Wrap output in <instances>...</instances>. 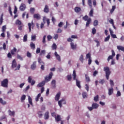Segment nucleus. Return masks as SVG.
<instances>
[{
	"mask_svg": "<svg viewBox=\"0 0 124 124\" xmlns=\"http://www.w3.org/2000/svg\"><path fill=\"white\" fill-rule=\"evenodd\" d=\"M104 71L106 72V78L107 80H109V77L110 74H111V72L110 71V68L108 67H104Z\"/></svg>",
	"mask_w": 124,
	"mask_h": 124,
	"instance_id": "1",
	"label": "nucleus"
},
{
	"mask_svg": "<svg viewBox=\"0 0 124 124\" xmlns=\"http://www.w3.org/2000/svg\"><path fill=\"white\" fill-rule=\"evenodd\" d=\"M1 86L3 88H8V79L5 78L1 82Z\"/></svg>",
	"mask_w": 124,
	"mask_h": 124,
	"instance_id": "2",
	"label": "nucleus"
},
{
	"mask_svg": "<svg viewBox=\"0 0 124 124\" xmlns=\"http://www.w3.org/2000/svg\"><path fill=\"white\" fill-rule=\"evenodd\" d=\"M52 77H53V72H50L48 76H46L45 78V82H49L50 81L51 79H52Z\"/></svg>",
	"mask_w": 124,
	"mask_h": 124,
	"instance_id": "3",
	"label": "nucleus"
},
{
	"mask_svg": "<svg viewBox=\"0 0 124 124\" xmlns=\"http://www.w3.org/2000/svg\"><path fill=\"white\" fill-rule=\"evenodd\" d=\"M62 104H66V101H65V98H62L61 100L58 101V105L60 106V108H62Z\"/></svg>",
	"mask_w": 124,
	"mask_h": 124,
	"instance_id": "4",
	"label": "nucleus"
},
{
	"mask_svg": "<svg viewBox=\"0 0 124 124\" xmlns=\"http://www.w3.org/2000/svg\"><path fill=\"white\" fill-rule=\"evenodd\" d=\"M77 38H78V37L77 35H72L71 36V38H69L67 39V41H68V42H72V41H73V40H72V39H77Z\"/></svg>",
	"mask_w": 124,
	"mask_h": 124,
	"instance_id": "5",
	"label": "nucleus"
},
{
	"mask_svg": "<svg viewBox=\"0 0 124 124\" xmlns=\"http://www.w3.org/2000/svg\"><path fill=\"white\" fill-rule=\"evenodd\" d=\"M112 55H110L108 58V62H109L110 60H113L114 57L115 56V51L114 50H111Z\"/></svg>",
	"mask_w": 124,
	"mask_h": 124,
	"instance_id": "6",
	"label": "nucleus"
},
{
	"mask_svg": "<svg viewBox=\"0 0 124 124\" xmlns=\"http://www.w3.org/2000/svg\"><path fill=\"white\" fill-rule=\"evenodd\" d=\"M26 8H27V7L26 6V4L24 3H21L20 7L19 9L20 11H25L26 10Z\"/></svg>",
	"mask_w": 124,
	"mask_h": 124,
	"instance_id": "7",
	"label": "nucleus"
},
{
	"mask_svg": "<svg viewBox=\"0 0 124 124\" xmlns=\"http://www.w3.org/2000/svg\"><path fill=\"white\" fill-rule=\"evenodd\" d=\"M70 46H71V49H72V50H75V49H77V44H75L74 43L72 42H70Z\"/></svg>",
	"mask_w": 124,
	"mask_h": 124,
	"instance_id": "8",
	"label": "nucleus"
},
{
	"mask_svg": "<svg viewBox=\"0 0 124 124\" xmlns=\"http://www.w3.org/2000/svg\"><path fill=\"white\" fill-rule=\"evenodd\" d=\"M16 52L18 53L19 50H17V48L16 47H14L13 49L11 50V54H12V56L15 55L16 54Z\"/></svg>",
	"mask_w": 124,
	"mask_h": 124,
	"instance_id": "9",
	"label": "nucleus"
},
{
	"mask_svg": "<svg viewBox=\"0 0 124 124\" xmlns=\"http://www.w3.org/2000/svg\"><path fill=\"white\" fill-rule=\"evenodd\" d=\"M45 83H46V82L45 80H44L40 82L39 84H38L37 87L38 88H41V87H43V86L45 85Z\"/></svg>",
	"mask_w": 124,
	"mask_h": 124,
	"instance_id": "10",
	"label": "nucleus"
},
{
	"mask_svg": "<svg viewBox=\"0 0 124 124\" xmlns=\"http://www.w3.org/2000/svg\"><path fill=\"white\" fill-rule=\"evenodd\" d=\"M31 68L32 70H34V69L36 68V61L33 62L32 64L31 65Z\"/></svg>",
	"mask_w": 124,
	"mask_h": 124,
	"instance_id": "11",
	"label": "nucleus"
},
{
	"mask_svg": "<svg viewBox=\"0 0 124 124\" xmlns=\"http://www.w3.org/2000/svg\"><path fill=\"white\" fill-rule=\"evenodd\" d=\"M49 6L47 5H46L44 9V12H45V13H49Z\"/></svg>",
	"mask_w": 124,
	"mask_h": 124,
	"instance_id": "12",
	"label": "nucleus"
},
{
	"mask_svg": "<svg viewBox=\"0 0 124 124\" xmlns=\"http://www.w3.org/2000/svg\"><path fill=\"white\" fill-rule=\"evenodd\" d=\"M17 66V62H16V60L14 59L12 61V68H15Z\"/></svg>",
	"mask_w": 124,
	"mask_h": 124,
	"instance_id": "13",
	"label": "nucleus"
},
{
	"mask_svg": "<svg viewBox=\"0 0 124 124\" xmlns=\"http://www.w3.org/2000/svg\"><path fill=\"white\" fill-rule=\"evenodd\" d=\"M33 18L37 20H40V15L39 14H36L33 15Z\"/></svg>",
	"mask_w": 124,
	"mask_h": 124,
	"instance_id": "14",
	"label": "nucleus"
},
{
	"mask_svg": "<svg viewBox=\"0 0 124 124\" xmlns=\"http://www.w3.org/2000/svg\"><path fill=\"white\" fill-rule=\"evenodd\" d=\"M60 97H61V93L59 92L55 96V99L56 101H59Z\"/></svg>",
	"mask_w": 124,
	"mask_h": 124,
	"instance_id": "15",
	"label": "nucleus"
},
{
	"mask_svg": "<svg viewBox=\"0 0 124 124\" xmlns=\"http://www.w3.org/2000/svg\"><path fill=\"white\" fill-rule=\"evenodd\" d=\"M54 55L56 57L57 60H58L59 62H61V56H60V55L58 54V53L56 51L55 52Z\"/></svg>",
	"mask_w": 124,
	"mask_h": 124,
	"instance_id": "16",
	"label": "nucleus"
},
{
	"mask_svg": "<svg viewBox=\"0 0 124 124\" xmlns=\"http://www.w3.org/2000/svg\"><path fill=\"white\" fill-rule=\"evenodd\" d=\"M87 22L86 24V27L87 28H88V27L89 26L90 24H91V23H92V18H91V17L89 18L88 20H86Z\"/></svg>",
	"mask_w": 124,
	"mask_h": 124,
	"instance_id": "17",
	"label": "nucleus"
},
{
	"mask_svg": "<svg viewBox=\"0 0 124 124\" xmlns=\"http://www.w3.org/2000/svg\"><path fill=\"white\" fill-rule=\"evenodd\" d=\"M76 85L79 88V89H81V82L78 80V79H76Z\"/></svg>",
	"mask_w": 124,
	"mask_h": 124,
	"instance_id": "18",
	"label": "nucleus"
},
{
	"mask_svg": "<svg viewBox=\"0 0 124 124\" xmlns=\"http://www.w3.org/2000/svg\"><path fill=\"white\" fill-rule=\"evenodd\" d=\"M3 23V13H2L0 17V26H1Z\"/></svg>",
	"mask_w": 124,
	"mask_h": 124,
	"instance_id": "19",
	"label": "nucleus"
},
{
	"mask_svg": "<svg viewBox=\"0 0 124 124\" xmlns=\"http://www.w3.org/2000/svg\"><path fill=\"white\" fill-rule=\"evenodd\" d=\"M98 106H99V105L96 103H93L92 104V107L93 109H97V108H98Z\"/></svg>",
	"mask_w": 124,
	"mask_h": 124,
	"instance_id": "20",
	"label": "nucleus"
},
{
	"mask_svg": "<svg viewBox=\"0 0 124 124\" xmlns=\"http://www.w3.org/2000/svg\"><path fill=\"white\" fill-rule=\"evenodd\" d=\"M8 113L9 116H13L14 117V115H15V111H12L10 109L8 111Z\"/></svg>",
	"mask_w": 124,
	"mask_h": 124,
	"instance_id": "21",
	"label": "nucleus"
},
{
	"mask_svg": "<svg viewBox=\"0 0 124 124\" xmlns=\"http://www.w3.org/2000/svg\"><path fill=\"white\" fill-rule=\"evenodd\" d=\"M74 11L76 13H79L81 11V8L79 7H76L74 9Z\"/></svg>",
	"mask_w": 124,
	"mask_h": 124,
	"instance_id": "22",
	"label": "nucleus"
},
{
	"mask_svg": "<svg viewBox=\"0 0 124 124\" xmlns=\"http://www.w3.org/2000/svg\"><path fill=\"white\" fill-rule=\"evenodd\" d=\"M55 121L56 122H60L62 121V118H61V115H58L57 116L55 117Z\"/></svg>",
	"mask_w": 124,
	"mask_h": 124,
	"instance_id": "23",
	"label": "nucleus"
},
{
	"mask_svg": "<svg viewBox=\"0 0 124 124\" xmlns=\"http://www.w3.org/2000/svg\"><path fill=\"white\" fill-rule=\"evenodd\" d=\"M113 87H111V88L108 89V95H111V94H113Z\"/></svg>",
	"mask_w": 124,
	"mask_h": 124,
	"instance_id": "24",
	"label": "nucleus"
},
{
	"mask_svg": "<svg viewBox=\"0 0 124 124\" xmlns=\"http://www.w3.org/2000/svg\"><path fill=\"white\" fill-rule=\"evenodd\" d=\"M49 119V111H46L45 113V120H48Z\"/></svg>",
	"mask_w": 124,
	"mask_h": 124,
	"instance_id": "25",
	"label": "nucleus"
},
{
	"mask_svg": "<svg viewBox=\"0 0 124 124\" xmlns=\"http://www.w3.org/2000/svg\"><path fill=\"white\" fill-rule=\"evenodd\" d=\"M73 80H77L76 77L77 75H76V71L75 70H74L73 72Z\"/></svg>",
	"mask_w": 124,
	"mask_h": 124,
	"instance_id": "26",
	"label": "nucleus"
},
{
	"mask_svg": "<svg viewBox=\"0 0 124 124\" xmlns=\"http://www.w3.org/2000/svg\"><path fill=\"white\" fill-rule=\"evenodd\" d=\"M85 80L87 83L91 82V79L88 75H85Z\"/></svg>",
	"mask_w": 124,
	"mask_h": 124,
	"instance_id": "27",
	"label": "nucleus"
},
{
	"mask_svg": "<svg viewBox=\"0 0 124 124\" xmlns=\"http://www.w3.org/2000/svg\"><path fill=\"white\" fill-rule=\"evenodd\" d=\"M30 47L31 49L34 50L35 49V45L33 42H31L30 44Z\"/></svg>",
	"mask_w": 124,
	"mask_h": 124,
	"instance_id": "28",
	"label": "nucleus"
},
{
	"mask_svg": "<svg viewBox=\"0 0 124 124\" xmlns=\"http://www.w3.org/2000/svg\"><path fill=\"white\" fill-rule=\"evenodd\" d=\"M117 49L118 50H119V51H123L124 52V47L121 46H117Z\"/></svg>",
	"mask_w": 124,
	"mask_h": 124,
	"instance_id": "29",
	"label": "nucleus"
},
{
	"mask_svg": "<svg viewBox=\"0 0 124 124\" xmlns=\"http://www.w3.org/2000/svg\"><path fill=\"white\" fill-rule=\"evenodd\" d=\"M16 24L17 26H21L22 25V22L19 19H17L16 21Z\"/></svg>",
	"mask_w": 124,
	"mask_h": 124,
	"instance_id": "30",
	"label": "nucleus"
},
{
	"mask_svg": "<svg viewBox=\"0 0 124 124\" xmlns=\"http://www.w3.org/2000/svg\"><path fill=\"white\" fill-rule=\"evenodd\" d=\"M0 103L2 105H5V104H6V101H3L2 98H0Z\"/></svg>",
	"mask_w": 124,
	"mask_h": 124,
	"instance_id": "31",
	"label": "nucleus"
},
{
	"mask_svg": "<svg viewBox=\"0 0 124 124\" xmlns=\"http://www.w3.org/2000/svg\"><path fill=\"white\" fill-rule=\"evenodd\" d=\"M89 16H90V17H93V9L92 8L89 13Z\"/></svg>",
	"mask_w": 124,
	"mask_h": 124,
	"instance_id": "32",
	"label": "nucleus"
},
{
	"mask_svg": "<svg viewBox=\"0 0 124 124\" xmlns=\"http://www.w3.org/2000/svg\"><path fill=\"white\" fill-rule=\"evenodd\" d=\"M79 61L81 62L82 63L84 62V56L83 55V54H81L79 57Z\"/></svg>",
	"mask_w": 124,
	"mask_h": 124,
	"instance_id": "33",
	"label": "nucleus"
},
{
	"mask_svg": "<svg viewBox=\"0 0 124 124\" xmlns=\"http://www.w3.org/2000/svg\"><path fill=\"white\" fill-rule=\"evenodd\" d=\"M28 41V34H25L23 37V42Z\"/></svg>",
	"mask_w": 124,
	"mask_h": 124,
	"instance_id": "34",
	"label": "nucleus"
},
{
	"mask_svg": "<svg viewBox=\"0 0 124 124\" xmlns=\"http://www.w3.org/2000/svg\"><path fill=\"white\" fill-rule=\"evenodd\" d=\"M94 42H96V46L99 47L100 46V43L99 42V40L97 39L94 40Z\"/></svg>",
	"mask_w": 124,
	"mask_h": 124,
	"instance_id": "35",
	"label": "nucleus"
},
{
	"mask_svg": "<svg viewBox=\"0 0 124 124\" xmlns=\"http://www.w3.org/2000/svg\"><path fill=\"white\" fill-rule=\"evenodd\" d=\"M51 85H52L53 88H56V80H53L51 81Z\"/></svg>",
	"mask_w": 124,
	"mask_h": 124,
	"instance_id": "36",
	"label": "nucleus"
},
{
	"mask_svg": "<svg viewBox=\"0 0 124 124\" xmlns=\"http://www.w3.org/2000/svg\"><path fill=\"white\" fill-rule=\"evenodd\" d=\"M99 98V96H98V95H96V96L94 97V101H95V102H97V101H98V99Z\"/></svg>",
	"mask_w": 124,
	"mask_h": 124,
	"instance_id": "37",
	"label": "nucleus"
},
{
	"mask_svg": "<svg viewBox=\"0 0 124 124\" xmlns=\"http://www.w3.org/2000/svg\"><path fill=\"white\" fill-rule=\"evenodd\" d=\"M110 35H108V36L107 37H106L104 39L105 42H107L109 41V39H110Z\"/></svg>",
	"mask_w": 124,
	"mask_h": 124,
	"instance_id": "38",
	"label": "nucleus"
},
{
	"mask_svg": "<svg viewBox=\"0 0 124 124\" xmlns=\"http://www.w3.org/2000/svg\"><path fill=\"white\" fill-rule=\"evenodd\" d=\"M40 96H41V93H39L38 94L37 97L35 98V101L37 102V101H38L39 100V97H40Z\"/></svg>",
	"mask_w": 124,
	"mask_h": 124,
	"instance_id": "39",
	"label": "nucleus"
},
{
	"mask_svg": "<svg viewBox=\"0 0 124 124\" xmlns=\"http://www.w3.org/2000/svg\"><path fill=\"white\" fill-rule=\"evenodd\" d=\"M115 9H116V6H112V8L110 11V13H111V14H112L113 12L115 11Z\"/></svg>",
	"mask_w": 124,
	"mask_h": 124,
	"instance_id": "40",
	"label": "nucleus"
},
{
	"mask_svg": "<svg viewBox=\"0 0 124 124\" xmlns=\"http://www.w3.org/2000/svg\"><path fill=\"white\" fill-rule=\"evenodd\" d=\"M31 40L32 41H35V40H36V36L35 35H32L31 37Z\"/></svg>",
	"mask_w": 124,
	"mask_h": 124,
	"instance_id": "41",
	"label": "nucleus"
},
{
	"mask_svg": "<svg viewBox=\"0 0 124 124\" xmlns=\"http://www.w3.org/2000/svg\"><path fill=\"white\" fill-rule=\"evenodd\" d=\"M66 77L68 81H71V79H72V77H71V75H68Z\"/></svg>",
	"mask_w": 124,
	"mask_h": 124,
	"instance_id": "42",
	"label": "nucleus"
},
{
	"mask_svg": "<svg viewBox=\"0 0 124 124\" xmlns=\"http://www.w3.org/2000/svg\"><path fill=\"white\" fill-rule=\"evenodd\" d=\"M52 50H56L57 49V45L56 44H53L52 46Z\"/></svg>",
	"mask_w": 124,
	"mask_h": 124,
	"instance_id": "43",
	"label": "nucleus"
},
{
	"mask_svg": "<svg viewBox=\"0 0 124 124\" xmlns=\"http://www.w3.org/2000/svg\"><path fill=\"white\" fill-rule=\"evenodd\" d=\"M29 103L32 106V100L31 99V97H29L28 98Z\"/></svg>",
	"mask_w": 124,
	"mask_h": 124,
	"instance_id": "44",
	"label": "nucleus"
},
{
	"mask_svg": "<svg viewBox=\"0 0 124 124\" xmlns=\"http://www.w3.org/2000/svg\"><path fill=\"white\" fill-rule=\"evenodd\" d=\"M17 59L18 60H20V61H23V59L22 57V56H21V55H19V54H17Z\"/></svg>",
	"mask_w": 124,
	"mask_h": 124,
	"instance_id": "45",
	"label": "nucleus"
},
{
	"mask_svg": "<svg viewBox=\"0 0 124 124\" xmlns=\"http://www.w3.org/2000/svg\"><path fill=\"white\" fill-rule=\"evenodd\" d=\"M42 42L44 44H45V43H46V35H45L43 37V41Z\"/></svg>",
	"mask_w": 124,
	"mask_h": 124,
	"instance_id": "46",
	"label": "nucleus"
},
{
	"mask_svg": "<svg viewBox=\"0 0 124 124\" xmlns=\"http://www.w3.org/2000/svg\"><path fill=\"white\" fill-rule=\"evenodd\" d=\"M28 25L29 27V32H31V23H29Z\"/></svg>",
	"mask_w": 124,
	"mask_h": 124,
	"instance_id": "47",
	"label": "nucleus"
},
{
	"mask_svg": "<svg viewBox=\"0 0 124 124\" xmlns=\"http://www.w3.org/2000/svg\"><path fill=\"white\" fill-rule=\"evenodd\" d=\"M88 3L90 7L92 8L93 7V6L92 5V0H88Z\"/></svg>",
	"mask_w": 124,
	"mask_h": 124,
	"instance_id": "48",
	"label": "nucleus"
},
{
	"mask_svg": "<svg viewBox=\"0 0 124 124\" xmlns=\"http://www.w3.org/2000/svg\"><path fill=\"white\" fill-rule=\"evenodd\" d=\"M92 33L93 34H95L96 33V29H95V28H93L92 29Z\"/></svg>",
	"mask_w": 124,
	"mask_h": 124,
	"instance_id": "49",
	"label": "nucleus"
},
{
	"mask_svg": "<svg viewBox=\"0 0 124 124\" xmlns=\"http://www.w3.org/2000/svg\"><path fill=\"white\" fill-rule=\"evenodd\" d=\"M93 26L95 27V26H98V21L95 20L93 22Z\"/></svg>",
	"mask_w": 124,
	"mask_h": 124,
	"instance_id": "50",
	"label": "nucleus"
},
{
	"mask_svg": "<svg viewBox=\"0 0 124 124\" xmlns=\"http://www.w3.org/2000/svg\"><path fill=\"white\" fill-rule=\"evenodd\" d=\"M82 19L84 20V21H87L89 20V16H85L82 17Z\"/></svg>",
	"mask_w": 124,
	"mask_h": 124,
	"instance_id": "51",
	"label": "nucleus"
},
{
	"mask_svg": "<svg viewBox=\"0 0 124 124\" xmlns=\"http://www.w3.org/2000/svg\"><path fill=\"white\" fill-rule=\"evenodd\" d=\"M47 40L48 41H51V39H52V38H53V37H52L50 35H48L47 36Z\"/></svg>",
	"mask_w": 124,
	"mask_h": 124,
	"instance_id": "52",
	"label": "nucleus"
},
{
	"mask_svg": "<svg viewBox=\"0 0 124 124\" xmlns=\"http://www.w3.org/2000/svg\"><path fill=\"white\" fill-rule=\"evenodd\" d=\"M105 82V80H104V79H100L99 81V83L100 84H101V85H103Z\"/></svg>",
	"mask_w": 124,
	"mask_h": 124,
	"instance_id": "53",
	"label": "nucleus"
},
{
	"mask_svg": "<svg viewBox=\"0 0 124 124\" xmlns=\"http://www.w3.org/2000/svg\"><path fill=\"white\" fill-rule=\"evenodd\" d=\"M35 9L34 8H31L30 9V12L32 14H33V13H34V11H35Z\"/></svg>",
	"mask_w": 124,
	"mask_h": 124,
	"instance_id": "54",
	"label": "nucleus"
},
{
	"mask_svg": "<svg viewBox=\"0 0 124 124\" xmlns=\"http://www.w3.org/2000/svg\"><path fill=\"white\" fill-rule=\"evenodd\" d=\"M5 30H6V26L5 25L2 26V32H4L5 31Z\"/></svg>",
	"mask_w": 124,
	"mask_h": 124,
	"instance_id": "55",
	"label": "nucleus"
},
{
	"mask_svg": "<svg viewBox=\"0 0 124 124\" xmlns=\"http://www.w3.org/2000/svg\"><path fill=\"white\" fill-rule=\"evenodd\" d=\"M12 55L11 53H10V52H9L7 54V57L9 58V59H12Z\"/></svg>",
	"mask_w": 124,
	"mask_h": 124,
	"instance_id": "56",
	"label": "nucleus"
},
{
	"mask_svg": "<svg viewBox=\"0 0 124 124\" xmlns=\"http://www.w3.org/2000/svg\"><path fill=\"white\" fill-rule=\"evenodd\" d=\"M82 96L83 98H86V97H87V93L86 92L82 93Z\"/></svg>",
	"mask_w": 124,
	"mask_h": 124,
	"instance_id": "57",
	"label": "nucleus"
},
{
	"mask_svg": "<svg viewBox=\"0 0 124 124\" xmlns=\"http://www.w3.org/2000/svg\"><path fill=\"white\" fill-rule=\"evenodd\" d=\"M38 62H39V63H43V64H44V62H42V61L41 60V58H39L38 59Z\"/></svg>",
	"mask_w": 124,
	"mask_h": 124,
	"instance_id": "58",
	"label": "nucleus"
},
{
	"mask_svg": "<svg viewBox=\"0 0 124 124\" xmlns=\"http://www.w3.org/2000/svg\"><path fill=\"white\" fill-rule=\"evenodd\" d=\"M27 56L28 58H31V53H30V52L28 51L27 53Z\"/></svg>",
	"mask_w": 124,
	"mask_h": 124,
	"instance_id": "59",
	"label": "nucleus"
},
{
	"mask_svg": "<svg viewBox=\"0 0 124 124\" xmlns=\"http://www.w3.org/2000/svg\"><path fill=\"white\" fill-rule=\"evenodd\" d=\"M86 59H92V57H91V54H90V53L86 54Z\"/></svg>",
	"mask_w": 124,
	"mask_h": 124,
	"instance_id": "60",
	"label": "nucleus"
},
{
	"mask_svg": "<svg viewBox=\"0 0 124 124\" xmlns=\"http://www.w3.org/2000/svg\"><path fill=\"white\" fill-rule=\"evenodd\" d=\"M44 54H45V50H41L40 53V56H42V55H44Z\"/></svg>",
	"mask_w": 124,
	"mask_h": 124,
	"instance_id": "61",
	"label": "nucleus"
},
{
	"mask_svg": "<svg viewBox=\"0 0 124 124\" xmlns=\"http://www.w3.org/2000/svg\"><path fill=\"white\" fill-rule=\"evenodd\" d=\"M38 115L39 118H41V117H42V116H43L42 111H39L38 112Z\"/></svg>",
	"mask_w": 124,
	"mask_h": 124,
	"instance_id": "62",
	"label": "nucleus"
},
{
	"mask_svg": "<svg viewBox=\"0 0 124 124\" xmlns=\"http://www.w3.org/2000/svg\"><path fill=\"white\" fill-rule=\"evenodd\" d=\"M32 78L31 76H30L28 77V82L31 83V80H32Z\"/></svg>",
	"mask_w": 124,
	"mask_h": 124,
	"instance_id": "63",
	"label": "nucleus"
},
{
	"mask_svg": "<svg viewBox=\"0 0 124 124\" xmlns=\"http://www.w3.org/2000/svg\"><path fill=\"white\" fill-rule=\"evenodd\" d=\"M25 99H26V95H23L21 98V101H23V100H25Z\"/></svg>",
	"mask_w": 124,
	"mask_h": 124,
	"instance_id": "64",
	"label": "nucleus"
}]
</instances>
